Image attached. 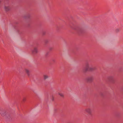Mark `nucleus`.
<instances>
[{"label": "nucleus", "instance_id": "1", "mask_svg": "<svg viewBox=\"0 0 123 123\" xmlns=\"http://www.w3.org/2000/svg\"><path fill=\"white\" fill-rule=\"evenodd\" d=\"M0 114L2 116H5L6 114V111L3 109L0 108Z\"/></svg>", "mask_w": 123, "mask_h": 123}, {"label": "nucleus", "instance_id": "2", "mask_svg": "<svg viewBox=\"0 0 123 123\" xmlns=\"http://www.w3.org/2000/svg\"><path fill=\"white\" fill-rule=\"evenodd\" d=\"M85 69H93L92 65H89L88 62L85 63Z\"/></svg>", "mask_w": 123, "mask_h": 123}, {"label": "nucleus", "instance_id": "3", "mask_svg": "<svg viewBox=\"0 0 123 123\" xmlns=\"http://www.w3.org/2000/svg\"><path fill=\"white\" fill-rule=\"evenodd\" d=\"M86 112L88 113L89 115V117L90 118L92 117V111L91 110L90 108H87L85 110Z\"/></svg>", "mask_w": 123, "mask_h": 123}, {"label": "nucleus", "instance_id": "4", "mask_svg": "<svg viewBox=\"0 0 123 123\" xmlns=\"http://www.w3.org/2000/svg\"><path fill=\"white\" fill-rule=\"evenodd\" d=\"M93 80V78L92 77H88L86 79L87 82H91Z\"/></svg>", "mask_w": 123, "mask_h": 123}, {"label": "nucleus", "instance_id": "5", "mask_svg": "<svg viewBox=\"0 0 123 123\" xmlns=\"http://www.w3.org/2000/svg\"><path fill=\"white\" fill-rule=\"evenodd\" d=\"M108 80L113 83H114V80L113 79V77L112 76H110L108 78Z\"/></svg>", "mask_w": 123, "mask_h": 123}, {"label": "nucleus", "instance_id": "6", "mask_svg": "<svg viewBox=\"0 0 123 123\" xmlns=\"http://www.w3.org/2000/svg\"><path fill=\"white\" fill-rule=\"evenodd\" d=\"M37 49L36 48H35L34 50L32 51V53L34 54H35L37 53Z\"/></svg>", "mask_w": 123, "mask_h": 123}, {"label": "nucleus", "instance_id": "7", "mask_svg": "<svg viewBox=\"0 0 123 123\" xmlns=\"http://www.w3.org/2000/svg\"><path fill=\"white\" fill-rule=\"evenodd\" d=\"M10 9V8L9 7H5V9L6 11H8Z\"/></svg>", "mask_w": 123, "mask_h": 123}, {"label": "nucleus", "instance_id": "8", "mask_svg": "<svg viewBox=\"0 0 123 123\" xmlns=\"http://www.w3.org/2000/svg\"><path fill=\"white\" fill-rule=\"evenodd\" d=\"M25 72L29 76L30 74V71L29 70H25Z\"/></svg>", "mask_w": 123, "mask_h": 123}, {"label": "nucleus", "instance_id": "9", "mask_svg": "<svg viewBox=\"0 0 123 123\" xmlns=\"http://www.w3.org/2000/svg\"><path fill=\"white\" fill-rule=\"evenodd\" d=\"M48 78V76L47 75H43V79L44 80H46V79Z\"/></svg>", "mask_w": 123, "mask_h": 123}, {"label": "nucleus", "instance_id": "10", "mask_svg": "<svg viewBox=\"0 0 123 123\" xmlns=\"http://www.w3.org/2000/svg\"><path fill=\"white\" fill-rule=\"evenodd\" d=\"M83 70V72L86 73L88 71H89V70Z\"/></svg>", "mask_w": 123, "mask_h": 123}, {"label": "nucleus", "instance_id": "11", "mask_svg": "<svg viewBox=\"0 0 123 123\" xmlns=\"http://www.w3.org/2000/svg\"><path fill=\"white\" fill-rule=\"evenodd\" d=\"M59 94L61 97H63L64 96V95L63 93H59Z\"/></svg>", "mask_w": 123, "mask_h": 123}, {"label": "nucleus", "instance_id": "12", "mask_svg": "<svg viewBox=\"0 0 123 123\" xmlns=\"http://www.w3.org/2000/svg\"><path fill=\"white\" fill-rule=\"evenodd\" d=\"M26 100V98H24L23 99V101L25 102Z\"/></svg>", "mask_w": 123, "mask_h": 123}, {"label": "nucleus", "instance_id": "13", "mask_svg": "<svg viewBox=\"0 0 123 123\" xmlns=\"http://www.w3.org/2000/svg\"><path fill=\"white\" fill-rule=\"evenodd\" d=\"M78 32L79 33H81L82 32V30L81 29H79L78 31Z\"/></svg>", "mask_w": 123, "mask_h": 123}, {"label": "nucleus", "instance_id": "14", "mask_svg": "<svg viewBox=\"0 0 123 123\" xmlns=\"http://www.w3.org/2000/svg\"><path fill=\"white\" fill-rule=\"evenodd\" d=\"M51 61L54 62H55V59H52Z\"/></svg>", "mask_w": 123, "mask_h": 123}, {"label": "nucleus", "instance_id": "15", "mask_svg": "<svg viewBox=\"0 0 123 123\" xmlns=\"http://www.w3.org/2000/svg\"><path fill=\"white\" fill-rule=\"evenodd\" d=\"M119 31V30L118 29H117L116 30V32H118Z\"/></svg>", "mask_w": 123, "mask_h": 123}, {"label": "nucleus", "instance_id": "16", "mask_svg": "<svg viewBox=\"0 0 123 123\" xmlns=\"http://www.w3.org/2000/svg\"><path fill=\"white\" fill-rule=\"evenodd\" d=\"M52 98H53L52 100L53 101L54 100V98L53 97H52Z\"/></svg>", "mask_w": 123, "mask_h": 123}, {"label": "nucleus", "instance_id": "17", "mask_svg": "<svg viewBox=\"0 0 123 123\" xmlns=\"http://www.w3.org/2000/svg\"><path fill=\"white\" fill-rule=\"evenodd\" d=\"M47 55V54L46 55Z\"/></svg>", "mask_w": 123, "mask_h": 123}, {"label": "nucleus", "instance_id": "18", "mask_svg": "<svg viewBox=\"0 0 123 123\" xmlns=\"http://www.w3.org/2000/svg\"><path fill=\"white\" fill-rule=\"evenodd\" d=\"M1 1H0V3Z\"/></svg>", "mask_w": 123, "mask_h": 123}]
</instances>
